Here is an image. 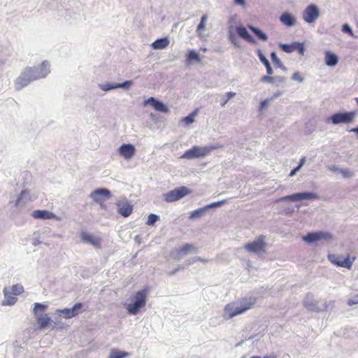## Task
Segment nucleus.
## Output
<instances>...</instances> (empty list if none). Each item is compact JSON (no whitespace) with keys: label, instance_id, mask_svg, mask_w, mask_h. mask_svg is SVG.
Segmentation results:
<instances>
[{"label":"nucleus","instance_id":"3c124183","mask_svg":"<svg viewBox=\"0 0 358 358\" xmlns=\"http://www.w3.org/2000/svg\"><path fill=\"white\" fill-rule=\"evenodd\" d=\"M269 101H270V99H265V100L262 101L260 103V106H259L260 110H262L263 108H264L265 107H266V106H268V104Z\"/></svg>","mask_w":358,"mask_h":358},{"label":"nucleus","instance_id":"423d86ee","mask_svg":"<svg viewBox=\"0 0 358 358\" xmlns=\"http://www.w3.org/2000/svg\"><path fill=\"white\" fill-rule=\"evenodd\" d=\"M356 115L357 113L355 111L336 113L329 117L328 121H331L334 125L348 124L354 121Z\"/></svg>","mask_w":358,"mask_h":358},{"label":"nucleus","instance_id":"6e6552de","mask_svg":"<svg viewBox=\"0 0 358 358\" xmlns=\"http://www.w3.org/2000/svg\"><path fill=\"white\" fill-rule=\"evenodd\" d=\"M318 199V196L316 193L314 192H298L293 194L287 195L285 196H282L278 199L277 202H284V201H301L303 200L308 199Z\"/></svg>","mask_w":358,"mask_h":358},{"label":"nucleus","instance_id":"bf43d9fd","mask_svg":"<svg viewBox=\"0 0 358 358\" xmlns=\"http://www.w3.org/2000/svg\"><path fill=\"white\" fill-rule=\"evenodd\" d=\"M41 243L38 238H34L33 241V245L35 246L40 245Z\"/></svg>","mask_w":358,"mask_h":358},{"label":"nucleus","instance_id":"412c9836","mask_svg":"<svg viewBox=\"0 0 358 358\" xmlns=\"http://www.w3.org/2000/svg\"><path fill=\"white\" fill-rule=\"evenodd\" d=\"M80 238L83 242L91 244L96 248H101V240L96 236H94L86 231H83L80 234Z\"/></svg>","mask_w":358,"mask_h":358},{"label":"nucleus","instance_id":"f8f14e48","mask_svg":"<svg viewBox=\"0 0 358 358\" xmlns=\"http://www.w3.org/2000/svg\"><path fill=\"white\" fill-rule=\"evenodd\" d=\"M116 206L118 208V213L124 217H129L133 210V206L126 198H122L117 201Z\"/></svg>","mask_w":358,"mask_h":358},{"label":"nucleus","instance_id":"5701e85b","mask_svg":"<svg viewBox=\"0 0 358 358\" xmlns=\"http://www.w3.org/2000/svg\"><path fill=\"white\" fill-rule=\"evenodd\" d=\"M145 104H150L153 107V108L157 111L162 113L169 112L168 106L165 105L163 102L155 99L154 97H150L146 101H145Z\"/></svg>","mask_w":358,"mask_h":358},{"label":"nucleus","instance_id":"a18cd8bd","mask_svg":"<svg viewBox=\"0 0 358 358\" xmlns=\"http://www.w3.org/2000/svg\"><path fill=\"white\" fill-rule=\"evenodd\" d=\"M341 30H342V31L343 33L348 34L350 36H354L353 31H352L351 27L348 24H344L342 26Z\"/></svg>","mask_w":358,"mask_h":358},{"label":"nucleus","instance_id":"2eb2a0df","mask_svg":"<svg viewBox=\"0 0 358 358\" xmlns=\"http://www.w3.org/2000/svg\"><path fill=\"white\" fill-rule=\"evenodd\" d=\"M280 47L282 51L287 53H291L294 51H298L301 55H304L305 48L303 43L299 42H294L291 44L280 43Z\"/></svg>","mask_w":358,"mask_h":358},{"label":"nucleus","instance_id":"5fc2aeb1","mask_svg":"<svg viewBox=\"0 0 358 358\" xmlns=\"http://www.w3.org/2000/svg\"><path fill=\"white\" fill-rule=\"evenodd\" d=\"M250 358H277V356L274 354H270V355L264 356V357H261L259 356H252Z\"/></svg>","mask_w":358,"mask_h":358},{"label":"nucleus","instance_id":"f257e3e1","mask_svg":"<svg viewBox=\"0 0 358 358\" xmlns=\"http://www.w3.org/2000/svg\"><path fill=\"white\" fill-rule=\"evenodd\" d=\"M50 73V64L47 60L38 66L26 67L15 80V87L20 90L34 80L45 78Z\"/></svg>","mask_w":358,"mask_h":358},{"label":"nucleus","instance_id":"de8ad7c7","mask_svg":"<svg viewBox=\"0 0 358 358\" xmlns=\"http://www.w3.org/2000/svg\"><path fill=\"white\" fill-rule=\"evenodd\" d=\"M275 78L268 76H264L260 78V81L262 83H274Z\"/></svg>","mask_w":358,"mask_h":358},{"label":"nucleus","instance_id":"e433bc0d","mask_svg":"<svg viewBox=\"0 0 358 358\" xmlns=\"http://www.w3.org/2000/svg\"><path fill=\"white\" fill-rule=\"evenodd\" d=\"M206 209L205 206L203 208H198L194 211H192L189 215L190 219L197 218L201 217L206 212Z\"/></svg>","mask_w":358,"mask_h":358},{"label":"nucleus","instance_id":"0e129e2a","mask_svg":"<svg viewBox=\"0 0 358 358\" xmlns=\"http://www.w3.org/2000/svg\"><path fill=\"white\" fill-rule=\"evenodd\" d=\"M135 240H136V241H138V242H140V236H136L135 237Z\"/></svg>","mask_w":358,"mask_h":358},{"label":"nucleus","instance_id":"c85d7f7f","mask_svg":"<svg viewBox=\"0 0 358 358\" xmlns=\"http://www.w3.org/2000/svg\"><path fill=\"white\" fill-rule=\"evenodd\" d=\"M257 55H258V57L259 59V60L264 64V65L265 66L266 69V73L268 74V75H271L273 73V69L271 66V64L269 63V61L268 60V59L264 56V55L263 54V52H262L261 50H257Z\"/></svg>","mask_w":358,"mask_h":358},{"label":"nucleus","instance_id":"49530a36","mask_svg":"<svg viewBox=\"0 0 358 358\" xmlns=\"http://www.w3.org/2000/svg\"><path fill=\"white\" fill-rule=\"evenodd\" d=\"M292 79L299 83H302L304 80L303 77L301 75V73L299 71L295 72L292 75Z\"/></svg>","mask_w":358,"mask_h":358},{"label":"nucleus","instance_id":"b1692460","mask_svg":"<svg viewBox=\"0 0 358 358\" xmlns=\"http://www.w3.org/2000/svg\"><path fill=\"white\" fill-rule=\"evenodd\" d=\"M4 299L1 302V305L3 306H13L17 301V298L13 295L10 289L6 287L3 290Z\"/></svg>","mask_w":358,"mask_h":358},{"label":"nucleus","instance_id":"603ef678","mask_svg":"<svg viewBox=\"0 0 358 358\" xmlns=\"http://www.w3.org/2000/svg\"><path fill=\"white\" fill-rule=\"evenodd\" d=\"M234 2L237 6H245V0H234Z\"/></svg>","mask_w":358,"mask_h":358},{"label":"nucleus","instance_id":"4468645a","mask_svg":"<svg viewBox=\"0 0 358 358\" xmlns=\"http://www.w3.org/2000/svg\"><path fill=\"white\" fill-rule=\"evenodd\" d=\"M133 85V82L131 80H126L122 83H105L102 84H99V87L101 90L105 92H108L112 90H115L117 88H122L124 90H128Z\"/></svg>","mask_w":358,"mask_h":358},{"label":"nucleus","instance_id":"7c9ffc66","mask_svg":"<svg viewBox=\"0 0 358 358\" xmlns=\"http://www.w3.org/2000/svg\"><path fill=\"white\" fill-rule=\"evenodd\" d=\"M248 28L250 29L252 33H254L256 36L262 41H266L268 40V36L264 33L261 29L253 27L252 25L248 26Z\"/></svg>","mask_w":358,"mask_h":358},{"label":"nucleus","instance_id":"680f3d73","mask_svg":"<svg viewBox=\"0 0 358 358\" xmlns=\"http://www.w3.org/2000/svg\"><path fill=\"white\" fill-rule=\"evenodd\" d=\"M180 269V267H178L176 270L170 272L169 274L170 275H173V274L176 273Z\"/></svg>","mask_w":358,"mask_h":358},{"label":"nucleus","instance_id":"ddd939ff","mask_svg":"<svg viewBox=\"0 0 358 358\" xmlns=\"http://www.w3.org/2000/svg\"><path fill=\"white\" fill-rule=\"evenodd\" d=\"M331 236L329 233L323 231H316L308 233L306 236H303L302 239L303 241L308 243H313L322 239H329L331 238Z\"/></svg>","mask_w":358,"mask_h":358},{"label":"nucleus","instance_id":"6e6d98bb","mask_svg":"<svg viewBox=\"0 0 358 358\" xmlns=\"http://www.w3.org/2000/svg\"><path fill=\"white\" fill-rule=\"evenodd\" d=\"M306 162V157H302L300 160L299 164L296 166L299 169H301Z\"/></svg>","mask_w":358,"mask_h":358},{"label":"nucleus","instance_id":"ea45409f","mask_svg":"<svg viewBox=\"0 0 358 358\" xmlns=\"http://www.w3.org/2000/svg\"><path fill=\"white\" fill-rule=\"evenodd\" d=\"M236 95V93L235 92H229L226 94V96L227 98H224L222 97L220 100V105L222 107H224L227 103L229 101V99H231V98L234 97Z\"/></svg>","mask_w":358,"mask_h":358},{"label":"nucleus","instance_id":"13d9d810","mask_svg":"<svg viewBox=\"0 0 358 358\" xmlns=\"http://www.w3.org/2000/svg\"><path fill=\"white\" fill-rule=\"evenodd\" d=\"M275 78V82L283 83L285 80V78H283V77H276Z\"/></svg>","mask_w":358,"mask_h":358},{"label":"nucleus","instance_id":"dca6fc26","mask_svg":"<svg viewBox=\"0 0 358 358\" xmlns=\"http://www.w3.org/2000/svg\"><path fill=\"white\" fill-rule=\"evenodd\" d=\"M303 303V306L308 310L320 312L324 310L323 307L320 306L319 302L313 299L312 294H307Z\"/></svg>","mask_w":358,"mask_h":358},{"label":"nucleus","instance_id":"f03ea898","mask_svg":"<svg viewBox=\"0 0 358 358\" xmlns=\"http://www.w3.org/2000/svg\"><path fill=\"white\" fill-rule=\"evenodd\" d=\"M254 303L255 301L247 299L231 302L224 306L222 317L224 320H228L237 315H241L250 309Z\"/></svg>","mask_w":358,"mask_h":358},{"label":"nucleus","instance_id":"09e8293b","mask_svg":"<svg viewBox=\"0 0 358 358\" xmlns=\"http://www.w3.org/2000/svg\"><path fill=\"white\" fill-rule=\"evenodd\" d=\"M355 304H358V295L354 296L352 299H348V305L351 306Z\"/></svg>","mask_w":358,"mask_h":358},{"label":"nucleus","instance_id":"20e7f679","mask_svg":"<svg viewBox=\"0 0 358 358\" xmlns=\"http://www.w3.org/2000/svg\"><path fill=\"white\" fill-rule=\"evenodd\" d=\"M47 308L48 305L45 303H35L34 304L33 313L41 329L47 327L51 321V318L48 315H43V311Z\"/></svg>","mask_w":358,"mask_h":358},{"label":"nucleus","instance_id":"a878e982","mask_svg":"<svg viewBox=\"0 0 358 358\" xmlns=\"http://www.w3.org/2000/svg\"><path fill=\"white\" fill-rule=\"evenodd\" d=\"M280 22L287 27H292L296 24V18L288 12L283 13L280 17Z\"/></svg>","mask_w":358,"mask_h":358},{"label":"nucleus","instance_id":"9d476101","mask_svg":"<svg viewBox=\"0 0 358 358\" xmlns=\"http://www.w3.org/2000/svg\"><path fill=\"white\" fill-rule=\"evenodd\" d=\"M189 252L197 253V248L192 244L187 243L182 245L180 248H176L171 252L172 258L176 260L181 259L185 255H187Z\"/></svg>","mask_w":358,"mask_h":358},{"label":"nucleus","instance_id":"473e14b6","mask_svg":"<svg viewBox=\"0 0 358 358\" xmlns=\"http://www.w3.org/2000/svg\"><path fill=\"white\" fill-rule=\"evenodd\" d=\"M129 356V353L117 350H113L110 352L109 358H124Z\"/></svg>","mask_w":358,"mask_h":358},{"label":"nucleus","instance_id":"0eeeda50","mask_svg":"<svg viewBox=\"0 0 358 358\" xmlns=\"http://www.w3.org/2000/svg\"><path fill=\"white\" fill-rule=\"evenodd\" d=\"M190 192L191 191L187 187L181 186L164 194V199L166 202H174L188 195Z\"/></svg>","mask_w":358,"mask_h":358},{"label":"nucleus","instance_id":"37998d69","mask_svg":"<svg viewBox=\"0 0 358 358\" xmlns=\"http://www.w3.org/2000/svg\"><path fill=\"white\" fill-rule=\"evenodd\" d=\"M226 203H227V200H222L220 201L214 202L210 204H208V205L205 206V208L206 209V210H208L210 208L220 207Z\"/></svg>","mask_w":358,"mask_h":358},{"label":"nucleus","instance_id":"39448f33","mask_svg":"<svg viewBox=\"0 0 358 358\" xmlns=\"http://www.w3.org/2000/svg\"><path fill=\"white\" fill-rule=\"evenodd\" d=\"M146 290L143 289L137 292L134 296V301L127 306V311L131 315H136L139 310L144 307L146 303Z\"/></svg>","mask_w":358,"mask_h":358},{"label":"nucleus","instance_id":"cd10ccee","mask_svg":"<svg viewBox=\"0 0 358 358\" xmlns=\"http://www.w3.org/2000/svg\"><path fill=\"white\" fill-rule=\"evenodd\" d=\"M170 41L168 37L159 38L152 43L151 48L153 50H162L166 48L169 45Z\"/></svg>","mask_w":358,"mask_h":358},{"label":"nucleus","instance_id":"79ce46f5","mask_svg":"<svg viewBox=\"0 0 358 358\" xmlns=\"http://www.w3.org/2000/svg\"><path fill=\"white\" fill-rule=\"evenodd\" d=\"M159 219V216L155 214H150L148 217V220L146 224L149 226L153 225Z\"/></svg>","mask_w":358,"mask_h":358},{"label":"nucleus","instance_id":"338daca9","mask_svg":"<svg viewBox=\"0 0 358 358\" xmlns=\"http://www.w3.org/2000/svg\"><path fill=\"white\" fill-rule=\"evenodd\" d=\"M357 138H358V134H357Z\"/></svg>","mask_w":358,"mask_h":358},{"label":"nucleus","instance_id":"7ed1b4c3","mask_svg":"<svg viewBox=\"0 0 358 358\" xmlns=\"http://www.w3.org/2000/svg\"><path fill=\"white\" fill-rule=\"evenodd\" d=\"M215 146H193L192 148L186 150L180 157L182 159H194L197 158H203L208 156L210 152L215 150Z\"/></svg>","mask_w":358,"mask_h":358},{"label":"nucleus","instance_id":"bb28decb","mask_svg":"<svg viewBox=\"0 0 358 358\" xmlns=\"http://www.w3.org/2000/svg\"><path fill=\"white\" fill-rule=\"evenodd\" d=\"M236 30V33L241 38L250 43H255L254 38L248 33L245 27H243V25L237 26Z\"/></svg>","mask_w":358,"mask_h":358},{"label":"nucleus","instance_id":"a211bd4d","mask_svg":"<svg viewBox=\"0 0 358 358\" xmlns=\"http://www.w3.org/2000/svg\"><path fill=\"white\" fill-rule=\"evenodd\" d=\"M31 201L30 192L24 189H22L16 200L14 201V206L16 208H22L27 203Z\"/></svg>","mask_w":358,"mask_h":358},{"label":"nucleus","instance_id":"e2e57ef3","mask_svg":"<svg viewBox=\"0 0 358 358\" xmlns=\"http://www.w3.org/2000/svg\"><path fill=\"white\" fill-rule=\"evenodd\" d=\"M180 269V267H178L176 270L170 272L169 274L170 275H173V274L176 273Z\"/></svg>","mask_w":358,"mask_h":358},{"label":"nucleus","instance_id":"58836bf2","mask_svg":"<svg viewBox=\"0 0 358 358\" xmlns=\"http://www.w3.org/2000/svg\"><path fill=\"white\" fill-rule=\"evenodd\" d=\"M187 61H199L200 56L199 54L195 50H190L187 55Z\"/></svg>","mask_w":358,"mask_h":358},{"label":"nucleus","instance_id":"a19ab883","mask_svg":"<svg viewBox=\"0 0 358 358\" xmlns=\"http://www.w3.org/2000/svg\"><path fill=\"white\" fill-rule=\"evenodd\" d=\"M196 113L192 112L188 116L184 117L182 119V122H185V124L188 125L194 122V117L196 116Z\"/></svg>","mask_w":358,"mask_h":358},{"label":"nucleus","instance_id":"864d4df0","mask_svg":"<svg viewBox=\"0 0 358 358\" xmlns=\"http://www.w3.org/2000/svg\"><path fill=\"white\" fill-rule=\"evenodd\" d=\"M329 260L334 263V264H336V262H341V259H338L337 257H336L334 255H329Z\"/></svg>","mask_w":358,"mask_h":358},{"label":"nucleus","instance_id":"4c0bfd02","mask_svg":"<svg viewBox=\"0 0 358 358\" xmlns=\"http://www.w3.org/2000/svg\"><path fill=\"white\" fill-rule=\"evenodd\" d=\"M352 262L350 260L349 257H346L341 260V262H336V265L347 268H350Z\"/></svg>","mask_w":358,"mask_h":358},{"label":"nucleus","instance_id":"f3484780","mask_svg":"<svg viewBox=\"0 0 358 358\" xmlns=\"http://www.w3.org/2000/svg\"><path fill=\"white\" fill-rule=\"evenodd\" d=\"M32 217L38 220H61L60 217L47 210H36L33 211Z\"/></svg>","mask_w":358,"mask_h":358},{"label":"nucleus","instance_id":"4be33fe9","mask_svg":"<svg viewBox=\"0 0 358 358\" xmlns=\"http://www.w3.org/2000/svg\"><path fill=\"white\" fill-rule=\"evenodd\" d=\"M120 155L125 159H131L135 153V148L132 144H122L118 149Z\"/></svg>","mask_w":358,"mask_h":358},{"label":"nucleus","instance_id":"69168bd1","mask_svg":"<svg viewBox=\"0 0 358 358\" xmlns=\"http://www.w3.org/2000/svg\"><path fill=\"white\" fill-rule=\"evenodd\" d=\"M280 94V92H279V93H278V94H275V97L278 96Z\"/></svg>","mask_w":358,"mask_h":358},{"label":"nucleus","instance_id":"f704fd0d","mask_svg":"<svg viewBox=\"0 0 358 358\" xmlns=\"http://www.w3.org/2000/svg\"><path fill=\"white\" fill-rule=\"evenodd\" d=\"M340 174H341L343 178L349 179L354 177L355 171L350 169L342 168Z\"/></svg>","mask_w":358,"mask_h":358},{"label":"nucleus","instance_id":"c03bdc74","mask_svg":"<svg viewBox=\"0 0 358 358\" xmlns=\"http://www.w3.org/2000/svg\"><path fill=\"white\" fill-rule=\"evenodd\" d=\"M196 262H203V263H206V262H208V259H204V258H201L200 257H195L192 260L187 261L186 262V266L191 265L192 264H193V263H194Z\"/></svg>","mask_w":358,"mask_h":358},{"label":"nucleus","instance_id":"c9c22d12","mask_svg":"<svg viewBox=\"0 0 358 358\" xmlns=\"http://www.w3.org/2000/svg\"><path fill=\"white\" fill-rule=\"evenodd\" d=\"M7 287L10 289V291L14 296L20 295V294H22L24 292L23 287L18 284L14 285L12 287Z\"/></svg>","mask_w":358,"mask_h":358},{"label":"nucleus","instance_id":"8fccbe9b","mask_svg":"<svg viewBox=\"0 0 358 358\" xmlns=\"http://www.w3.org/2000/svg\"><path fill=\"white\" fill-rule=\"evenodd\" d=\"M342 168H340L337 166H335V165H332V166H330L328 167V169L334 173H340V171L341 170Z\"/></svg>","mask_w":358,"mask_h":358},{"label":"nucleus","instance_id":"c756f323","mask_svg":"<svg viewBox=\"0 0 358 358\" xmlns=\"http://www.w3.org/2000/svg\"><path fill=\"white\" fill-rule=\"evenodd\" d=\"M208 15L204 14L201 17L200 23L197 26L196 33L199 38H203L202 32L205 30L206 22L208 21Z\"/></svg>","mask_w":358,"mask_h":358},{"label":"nucleus","instance_id":"aec40b11","mask_svg":"<svg viewBox=\"0 0 358 358\" xmlns=\"http://www.w3.org/2000/svg\"><path fill=\"white\" fill-rule=\"evenodd\" d=\"M111 196L110 192L105 188H99L93 191L91 194V199L96 203H101L103 201L102 197L109 199Z\"/></svg>","mask_w":358,"mask_h":358},{"label":"nucleus","instance_id":"72a5a7b5","mask_svg":"<svg viewBox=\"0 0 358 358\" xmlns=\"http://www.w3.org/2000/svg\"><path fill=\"white\" fill-rule=\"evenodd\" d=\"M271 58L272 62L277 66V67L280 68L283 70L286 69V67L282 64L280 59L278 57L277 54L275 52H272L271 53Z\"/></svg>","mask_w":358,"mask_h":358},{"label":"nucleus","instance_id":"2f4dec72","mask_svg":"<svg viewBox=\"0 0 358 358\" xmlns=\"http://www.w3.org/2000/svg\"><path fill=\"white\" fill-rule=\"evenodd\" d=\"M228 38L229 41L236 48L241 47L240 41L234 33L232 27H229L228 29Z\"/></svg>","mask_w":358,"mask_h":358},{"label":"nucleus","instance_id":"4d7b16f0","mask_svg":"<svg viewBox=\"0 0 358 358\" xmlns=\"http://www.w3.org/2000/svg\"><path fill=\"white\" fill-rule=\"evenodd\" d=\"M300 169H299V168L296 167L295 169H294L289 173V177H293L297 171H299Z\"/></svg>","mask_w":358,"mask_h":358},{"label":"nucleus","instance_id":"9b49d317","mask_svg":"<svg viewBox=\"0 0 358 358\" xmlns=\"http://www.w3.org/2000/svg\"><path fill=\"white\" fill-rule=\"evenodd\" d=\"M320 16V10L317 6L310 4L303 12V19L307 23L314 22Z\"/></svg>","mask_w":358,"mask_h":358},{"label":"nucleus","instance_id":"052dcab7","mask_svg":"<svg viewBox=\"0 0 358 358\" xmlns=\"http://www.w3.org/2000/svg\"><path fill=\"white\" fill-rule=\"evenodd\" d=\"M349 131L350 132H355V133H356L358 135V127H357L355 128H353V129H351Z\"/></svg>","mask_w":358,"mask_h":358},{"label":"nucleus","instance_id":"1a4fd4ad","mask_svg":"<svg viewBox=\"0 0 358 358\" xmlns=\"http://www.w3.org/2000/svg\"><path fill=\"white\" fill-rule=\"evenodd\" d=\"M265 238L262 236H259L252 242L248 243L244 246L245 250L253 253L264 252L265 251Z\"/></svg>","mask_w":358,"mask_h":358},{"label":"nucleus","instance_id":"6ab92c4d","mask_svg":"<svg viewBox=\"0 0 358 358\" xmlns=\"http://www.w3.org/2000/svg\"><path fill=\"white\" fill-rule=\"evenodd\" d=\"M82 307L81 303H76L71 308L57 309L56 312L63 314L65 318L69 319L78 315Z\"/></svg>","mask_w":358,"mask_h":358},{"label":"nucleus","instance_id":"393cba45","mask_svg":"<svg viewBox=\"0 0 358 358\" xmlns=\"http://www.w3.org/2000/svg\"><path fill=\"white\" fill-rule=\"evenodd\" d=\"M324 62L328 66H335L338 64V57L331 51L324 52Z\"/></svg>","mask_w":358,"mask_h":358}]
</instances>
